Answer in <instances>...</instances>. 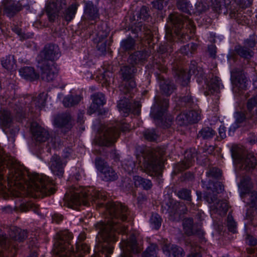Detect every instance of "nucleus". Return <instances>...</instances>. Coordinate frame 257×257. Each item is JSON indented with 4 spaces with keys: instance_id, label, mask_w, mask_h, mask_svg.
<instances>
[{
    "instance_id": "nucleus-24",
    "label": "nucleus",
    "mask_w": 257,
    "mask_h": 257,
    "mask_svg": "<svg viewBox=\"0 0 257 257\" xmlns=\"http://www.w3.org/2000/svg\"><path fill=\"white\" fill-rule=\"evenodd\" d=\"M134 20L138 22V25L136 28L140 31H142L143 28L142 21H149L151 18V12L149 7L143 6L139 11L136 12V14L134 16ZM137 22L134 23L136 25Z\"/></svg>"
},
{
    "instance_id": "nucleus-14",
    "label": "nucleus",
    "mask_w": 257,
    "mask_h": 257,
    "mask_svg": "<svg viewBox=\"0 0 257 257\" xmlns=\"http://www.w3.org/2000/svg\"><path fill=\"white\" fill-rule=\"evenodd\" d=\"M31 131L32 134V139L35 141L36 144H42L46 142L49 146L47 152H50L51 147H55L53 139L46 129L41 126L37 122H32L31 124Z\"/></svg>"
},
{
    "instance_id": "nucleus-35",
    "label": "nucleus",
    "mask_w": 257,
    "mask_h": 257,
    "mask_svg": "<svg viewBox=\"0 0 257 257\" xmlns=\"http://www.w3.org/2000/svg\"><path fill=\"white\" fill-rule=\"evenodd\" d=\"M14 209L16 211L20 210L21 212H27L31 210L37 214H40L38 206L34 204L31 201L26 200H23L19 207L15 206Z\"/></svg>"
},
{
    "instance_id": "nucleus-13",
    "label": "nucleus",
    "mask_w": 257,
    "mask_h": 257,
    "mask_svg": "<svg viewBox=\"0 0 257 257\" xmlns=\"http://www.w3.org/2000/svg\"><path fill=\"white\" fill-rule=\"evenodd\" d=\"M163 211L165 210L170 215V219L174 221H179L183 217V215L187 212V208L181 202L169 199L162 205Z\"/></svg>"
},
{
    "instance_id": "nucleus-20",
    "label": "nucleus",
    "mask_w": 257,
    "mask_h": 257,
    "mask_svg": "<svg viewBox=\"0 0 257 257\" xmlns=\"http://www.w3.org/2000/svg\"><path fill=\"white\" fill-rule=\"evenodd\" d=\"M84 4L83 20L96 21L99 19V11L97 5L89 1H84Z\"/></svg>"
},
{
    "instance_id": "nucleus-26",
    "label": "nucleus",
    "mask_w": 257,
    "mask_h": 257,
    "mask_svg": "<svg viewBox=\"0 0 257 257\" xmlns=\"http://www.w3.org/2000/svg\"><path fill=\"white\" fill-rule=\"evenodd\" d=\"M3 121L5 125L9 126L6 133L8 135L9 141L14 142L15 141V137L18 134L20 130L19 126H10V124L12 121V118L11 114L8 113L4 114L3 116Z\"/></svg>"
},
{
    "instance_id": "nucleus-6",
    "label": "nucleus",
    "mask_w": 257,
    "mask_h": 257,
    "mask_svg": "<svg viewBox=\"0 0 257 257\" xmlns=\"http://www.w3.org/2000/svg\"><path fill=\"white\" fill-rule=\"evenodd\" d=\"M165 154L164 148H157L155 150L146 148L142 152L145 171L151 176L158 173L163 167V157Z\"/></svg>"
},
{
    "instance_id": "nucleus-23",
    "label": "nucleus",
    "mask_w": 257,
    "mask_h": 257,
    "mask_svg": "<svg viewBox=\"0 0 257 257\" xmlns=\"http://www.w3.org/2000/svg\"><path fill=\"white\" fill-rule=\"evenodd\" d=\"M96 241L97 242L95 245V254L91 256V257H110V254L112 253L113 250V244L116 241H112V242H108L109 244L106 246L102 247L101 245L104 242L99 241L96 236Z\"/></svg>"
},
{
    "instance_id": "nucleus-16",
    "label": "nucleus",
    "mask_w": 257,
    "mask_h": 257,
    "mask_svg": "<svg viewBox=\"0 0 257 257\" xmlns=\"http://www.w3.org/2000/svg\"><path fill=\"white\" fill-rule=\"evenodd\" d=\"M38 68L40 70L42 79L45 81H52L57 75L58 70L54 63L45 60H38Z\"/></svg>"
},
{
    "instance_id": "nucleus-33",
    "label": "nucleus",
    "mask_w": 257,
    "mask_h": 257,
    "mask_svg": "<svg viewBox=\"0 0 257 257\" xmlns=\"http://www.w3.org/2000/svg\"><path fill=\"white\" fill-rule=\"evenodd\" d=\"M9 234L12 239L19 241H23L27 237V230L16 226H12L9 229Z\"/></svg>"
},
{
    "instance_id": "nucleus-22",
    "label": "nucleus",
    "mask_w": 257,
    "mask_h": 257,
    "mask_svg": "<svg viewBox=\"0 0 257 257\" xmlns=\"http://www.w3.org/2000/svg\"><path fill=\"white\" fill-rule=\"evenodd\" d=\"M1 7L4 13L10 18L14 17L22 9L19 2L13 0H3Z\"/></svg>"
},
{
    "instance_id": "nucleus-42",
    "label": "nucleus",
    "mask_w": 257,
    "mask_h": 257,
    "mask_svg": "<svg viewBox=\"0 0 257 257\" xmlns=\"http://www.w3.org/2000/svg\"><path fill=\"white\" fill-rule=\"evenodd\" d=\"M216 132L211 127L206 126L203 127L197 135L198 138L209 140L212 139L215 135Z\"/></svg>"
},
{
    "instance_id": "nucleus-48",
    "label": "nucleus",
    "mask_w": 257,
    "mask_h": 257,
    "mask_svg": "<svg viewBox=\"0 0 257 257\" xmlns=\"http://www.w3.org/2000/svg\"><path fill=\"white\" fill-rule=\"evenodd\" d=\"M181 105L189 108L195 109L196 104L193 100V97L190 95V92L187 93V95L181 98Z\"/></svg>"
},
{
    "instance_id": "nucleus-15",
    "label": "nucleus",
    "mask_w": 257,
    "mask_h": 257,
    "mask_svg": "<svg viewBox=\"0 0 257 257\" xmlns=\"http://www.w3.org/2000/svg\"><path fill=\"white\" fill-rule=\"evenodd\" d=\"M134 91L123 93L126 96L123 97V99H120L118 103L117 107L120 111L125 114H128L132 112L134 114L139 115L141 112V104L138 101H135L132 103L129 99L130 97H132V94Z\"/></svg>"
},
{
    "instance_id": "nucleus-5",
    "label": "nucleus",
    "mask_w": 257,
    "mask_h": 257,
    "mask_svg": "<svg viewBox=\"0 0 257 257\" xmlns=\"http://www.w3.org/2000/svg\"><path fill=\"white\" fill-rule=\"evenodd\" d=\"M72 238V234L67 230L56 234L52 249L54 257H83L89 253V247L82 242L76 244V252L72 251L70 240Z\"/></svg>"
},
{
    "instance_id": "nucleus-46",
    "label": "nucleus",
    "mask_w": 257,
    "mask_h": 257,
    "mask_svg": "<svg viewBox=\"0 0 257 257\" xmlns=\"http://www.w3.org/2000/svg\"><path fill=\"white\" fill-rule=\"evenodd\" d=\"M143 135L144 139L149 142H156L159 137L158 132L154 128L145 130Z\"/></svg>"
},
{
    "instance_id": "nucleus-10",
    "label": "nucleus",
    "mask_w": 257,
    "mask_h": 257,
    "mask_svg": "<svg viewBox=\"0 0 257 257\" xmlns=\"http://www.w3.org/2000/svg\"><path fill=\"white\" fill-rule=\"evenodd\" d=\"M155 104L151 107L150 115L155 119L160 120L161 125L163 127L171 126L173 117L167 113L169 106V100L166 98H155Z\"/></svg>"
},
{
    "instance_id": "nucleus-32",
    "label": "nucleus",
    "mask_w": 257,
    "mask_h": 257,
    "mask_svg": "<svg viewBox=\"0 0 257 257\" xmlns=\"http://www.w3.org/2000/svg\"><path fill=\"white\" fill-rule=\"evenodd\" d=\"M183 225L185 232L188 235L193 234L200 235L203 234V232L200 228H195V226L193 224V220L191 218H185L183 220Z\"/></svg>"
},
{
    "instance_id": "nucleus-39",
    "label": "nucleus",
    "mask_w": 257,
    "mask_h": 257,
    "mask_svg": "<svg viewBox=\"0 0 257 257\" xmlns=\"http://www.w3.org/2000/svg\"><path fill=\"white\" fill-rule=\"evenodd\" d=\"M134 180L136 186L142 187L145 190H150L153 186V184L150 180L141 176H136L134 177Z\"/></svg>"
},
{
    "instance_id": "nucleus-19",
    "label": "nucleus",
    "mask_w": 257,
    "mask_h": 257,
    "mask_svg": "<svg viewBox=\"0 0 257 257\" xmlns=\"http://www.w3.org/2000/svg\"><path fill=\"white\" fill-rule=\"evenodd\" d=\"M200 119L201 116L198 111L191 110L178 115L176 118V121L178 125L183 126L196 123Z\"/></svg>"
},
{
    "instance_id": "nucleus-31",
    "label": "nucleus",
    "mask_w": 257,
    "mask_h": 257,
    "mask_svg": "<svg viewBox=\"0 0 257 257\" xmlns=\"http://www.w3.org/2000/svg\"><path fill=\"white\" fill-rule=\"evenodd\" d=\"M148 55V53L146 51H136L130 55L127 62L130 64L134 66L140 64H142L146 61Z\"/></svg>"
},
{
    "instance_id": "nucleus-58",
    "label": "nucleus",
    "mask_w": 257,
    "mask_h": 257,
    "mask_svg": "<svg viewBox=\"0 0 257 257\" xmlns=\"http://www.w3.org/2000/svg\"><path fill=\"white\" fill-rule=\"evenodd\" d=\"M229 2V4H228L227 8L226 7V9L229 10V16L230 18H236L238 17L239 13H238V10H237L236 6L232 5V1H228Z\"/></svg>"
},
{
    "instance_id": "nucleus-56",
    "label": "nucleus",
    "mask_w": 257,
    "mask_h": 257,
    "mask_svg": "<svg viewBox=\"0 0 257 257\" xmlns=\"http://www.w3.org/2000/svg\"><path fill=\"white\" fill-rule=\"evenodd\" d=\"M213 209L221 215H225V203L223 200L217 201L213 205Z\"/></svg>"
},
{
    "instance_id": "nucleus-29",
    "label": "nucleus",
    "mask_w": 257,
    "mask_h": 257,
    "mask_svg": "<svg viewBox=\"0 0 257 257\" xmlns=\"http://www.w3.org/2000/svg\"><path fill=\"white\" fill-rule=\"evenodd\" d=\"M54 122L57 127L64 128V133L70 130L72 125L71 115L67 113L58 115L55 118Z\"/></svg>"
},
{
    "instance_id": "nucleus-11",
    "label": "nucleus",
    "mask_w": 257,
    "mask_h": 257,
    "mask_svg": "<svg viewBox=\"0 0 257 257\" xmlns=\"http://www.w3.org/2000/svg\"><path fill=\"white\" fill-rule=\"evenodd\" d=\"M137 72V68L134 65H125L121 67L119 74L124 81L120 86L121 92L126 93L136 91L137 85L134 77Z\"/></svg>"
},
{
    "instance_id": "nucleus-53",
    "label": "nucleus",
    "mask_w": 257,
    "mask_h": 257,
    "mask_svg": "<svg viewBox=\"0 0 257 257\" xmlns=\"http://www.w3.org/2000/svg\"><path fill=\"white\" fill-rule=\"evenodd\" d=\"M227 226L228 231L233 233L236 232L237 224L231 214V211L229 212L227 218Z\"/></svg>"
},
{
    "instance_id": "nucleus-45",
    "label": "nucleus",
    "mask_w": 257,
    "mask_h": 257,
    "mask_svg": "<svg viewBox=\"0 0 257 257\" xmlns=\"http://www.w3.org/2000/svg\"><path fill=\"white\" fill-rule=\"evenodd\" d=\"M16 60L14 55H10L2 58L1 63L3 67L8 70H12L15 68Z\"/></svg>"
},
{
    "instance_id": "nucleus-25",
    "label": "nucleus",
    "mask_w": 257,
    "mask_h": 257,
    "mask_svg": "<svg viewBox=\"0 0 257 257\" xmlns=\"http://www.w3.org/2000/svg\"><path fill=\"white\" fill-rule=\"evenodd\" d=\"M196 155L195 149L187 151L185 153L184 160L176 165V170L178 172H182L188 169L192 165L193 162L194 161V159Z\"/></svg>"
},
{
    "instance_id": "nucleus-21",
    "label": "nucleus",
    "mask_w": 257,
    "mask_h": 257,
    "mask_svg": "<svg viewBox=\"0 0 257 257\" xmlns=\"http://www.w3.org/2000/svg\"><path fill=\"white\" fill-rule=\"evenodd\" d=\"M49 165L52 173L55 176L59 178L63 176L66 163L62 161L60 156L56 154L53 155Z\"/></svg>"
},
{
    "instance_id": "nucleus-17",
    "label": "nucleus",
    "mask_w": 257,
    "mask_h": 257,
    "mask_svg": "<svg viewBox=\"0 0 257 257\" xmlns=\"http://www.w3.org/2000/svg\"><path fill=\"white\" fill-rule=\"evenodd\" d=\"M61 56L59 48L57 45L49 44L46 45L38 57V60H45L50 62L57 60Z\"/></svg>"
},
{
    "instance_id": "nucleus-64",
    "label": "nucleus",
    "mask_w": 257,
    "mask_h": 257,
    "mask_svg": "<svg viewBox=\"0 0 257 257\" xmlns=\"http://www.w3.org/2000/svg\"><path fill=\"white\" fill-rule=\"evenodd\" d=\"M235 117L236 118V121L238 123H241L246 122L247 119L244 113L242 112H237L236 113Z\"/></svg>"
},
{
    "instance_id": "nucleus-3",
    "label": "nucleus",
    "mask_w": 257,
    "mask_h": 257,
    "mask_svg": "<svg viewBox=\"0 0 257 257\" xmlns=\"http://www.w3.org/2000/svg\"><path fill=\"white\" fill-rule=\"evenodd\" d=\"M8 171V183L14 187L13 195L16 197L30 195L43 198L56 191L54 183L46 175L31 173L21 166H14Z\"/></svg>"
},
{
    "instance_id": "nucleus-59",
    "label": "nucleus",
    "mask_w": 257,
    "mask_h": 257,
    "mask_svg": "<svg viewBox=\"0 0 257 257\" xmlns=\"http://www.w3.org/2000/svg\"><path fill=\"white\" fill-rule=\"evenodd\" d=\"M210 1L213 10L219 13L221 10V6L224 5L225 0H210Z\"/></svg>"
},
{
    "instance_id": "nucleus-63",
    "label": "nucleus",
    "mask_w": 257,
    "mask_h": 257,
    "mask_svg": "<svg viewBox=\"0 0 257 257\" xmlns=\"http://www.w3.org/2000/svg\"><path fill=\"white\" fill-rule=\"evenodd\" d=\"M256 43V38L253 36L250 37L249 39H247L245 41L244 46L250 49V48H252L255 46Z\"/></svg>"
},
{
    "instance_id": "nucleus-50",
    "label": "nucleus",
    "mask_w": 257,
    "mask_h": 257,
    "mask_svg": "<svg viewBox=\"0 0 257 257\" xmlns=\"http://www.w3.org/2000/svg\"><path fill=\"white\" fill-rule=\"evenodd\" d=\"M206 176L215 179H220L222 176V171L217 167L209 168L206 173Z\"/></svg>"
},
{
    "instance_id": "nucleus-38",
    "label": "nucleus",
    "mask_w": 257,
    "mask_h": 257,
    "mask_svg": "<svg viewBox=\"0 0 257 257\" xmlns=\"http://www.w3.org/2000/svg\"><path fill=\"white\" fill-rule=\"evenodd\" d=\"M19 73L22 77L26 79L34 80L39 77L38 74L35 72L33 67L26 66L19 70Z\"/></svg>"
},
{
    "instance_id": "nucleus-40",
    "label": "nucleus",
    "mask_w": 257,
    "mask_h": 257,
    "mask_svg": "<svg viewBox=\"0 0 257 257\" xmlns=\"http://www.w3.org/2000/svg\"><path fill=\"white\" fill-rule=\"evenodd\" d=\"M136 41L131 36L122 40L119 50L121 52H128L135 49Z\"/></svg>"
},
{
    "instance_id": "nucleus-49",
    "label": "nucleus",
    "mask_w": 257,
    "mask_h": 257,
    "mask_svg": "<svg viewBox=\"0 0 257 257\" xmlns=\"http://www.w3.org/2000/svg\"><path fill=\"white\" fill-rule=\"evenodd\" d=\"M247 197L248 202L247 205L250 208H255L257 209V192L255 191L248 192L243 194V198Z\"/></svg>"
},
{
    "instance_id": "nucleus-44",
    "label": "nucleus",
    "mask_w": 257,
    "mask_h": 257,
    "mask_svg": "<svg viewBox=\"0 0 257 257\" xmlns=\"http://www.w3.org/2000/svg\"><path fill=\"white\" fill-rule=\"evenodd\" d=\"M235 50L239 56L245 59H249L252 56V51L246 46H236Z\"/></svg>"
},
{
    "instance_id": "nucleus-1",
    "label": "nucleus",
    "mask_w": 257,
    "mask_h": 257,
    "mask_svg": "<svg viewBox=\"0 0 257 257\" xmlns=\"http://www.w3.org/2000/svg\"><path fill=\"white\" fill-rule=\"evenodd\" d=\"M106 198L104 192H99L93 187H81L71 194L68 205L72 208L81 204L89 206L90 202H94L99 207H104L107 220L97 222L95 225L99 241L104 242L101 245L102 247L108 245L110 241H116L117 234L121 233L122 237L120 243L123 250L121 256L133 257L131 253H138L142 248L134 233L128 236L127 234V226L125 224L130 218V210L126 206L119 202H110L104 204Z\"/></svg>"
},
{
    "instance_id": "nucleus-28",
    "label": "nucleus",
    "mask_w": 257,
    "mask_h": 257,
    "mask_svg": "<svg viewBox=\"0 0 257 257\" xmlns=\"http://www.w3.org/2000/svg\"><path fill=\"white\" fill-rule=\"evenodd\" d=\"M92 103L89 106L87 113L91 114L99 111L100 107L105 103L104 95L102 93H97L92 95Z\"/></svg>"
},
{
    "instance_id": "nucleus-2",
    "label": "nucleus",
    "mask_w": 257,
    "mask_h": 257,
    "mask_svg": "<svg viewBox=\"0 0 257 257\" xmlns=\"http://www.w3.org/2000/svg\"><path fill=\"white\" fill-rule=\"evenodd\" d=\"M168 27L166 29V36L168 42L159 46L158 52L152 57V66L154 69L158 70L160 72H166V61L163 54L170 53L177 49L179 43L189 41L194 33L195 26L192 21L187 16L173 13L168 18Z\"/></svg>"
},
{
    "instance_id": "nucleus-36",
    "label": "nucleus",
    "mask_w": 257,
    "mask_h": 257,
    "mask_svg": "<svg viewBox=\"0 0 257 257\" xmlns=\"http://www.w3.org/2000/svg\"><path fill=\"white\" fill-rule=\"evenodd\" d=\"M238 187L241 191L240 196L243 199V194L249 192L252 187L250 177L248 175L243 176L238 184Z\"/></svg>"
},
{
    "instance_id": "nucleus-9",
    "label": "nucleus",
    "mask_w": 257,
    "mask_h": 257,
    "mask_svg": "<svg viewBox=\"0 0 257 257\" xmlns=\"http://www.w3.org/2000/svg\"><path fill=\"white\" fill-rule=\"evenodd\" d=\"M128 123L116 122L115 124L108 126L104 128L102 134L96 139V143L100 146L110 147L112 146L119 137L120 132L128 130Z\"/></svg>"
},
{
    "instance_id": "nucleus-60",
    "label": "nucleus",
    "mask_w": 257,
    "mask_h": 257,
    "mask_svg": "<svg viewBox=\"0 0 257 257\" xmlns=\"http://www.w3.org/2000/svg\"><path fill=\"white\" fill-rule=\"evenodd\" d=\"M196 12L199 14L206 12L209 8V6L206 3L197 2L195 5Z\"/></svg>"
},
{
    "instance_id": "nucleus-51",
    "label": "nucleus",
    "mask_w": 257,
    "mask_h": 257,
    "mask_svg": "<svg viewBox=\"0 0 257 257\" xmlns=\"http://www.w3.org/2000/svg\"><path fill=\"white\" fill-rule=\"evenodd\" d=\"M10 244L11 240L6 235L0 236V257L5 256L4 250H6Z\"/></svg>"
},
{
    "instance_id": "nucleus-37",
    "label": "nucleus",
    "mask_w": 257,
    "mask_h": 257,
    "mask_svg": "<svg viewBox=\"0 0 257 257\" xmlns=\"http://www.w3.org/2000/svg\"><path fill=\"white\" fill-rule=\"evenodd\" d=\"M176 7L180 11L188 15L194 13L193 6L188 0H177Z\"/></svg>"
},
{
    "instance_id": "nucleus-55",
    "label": "nucleus",
    "mask_w": 257,
    "mask_h": 257,
    "mask_svg": "<svg viewBox=\"0 0 257 257\" xmlns=\"http://www.w3.org/2000/svg\"><path fill=\"white\" fill-rule=\"evenodd\" d=\"M157 246L155 244H151L143 253L142 257H156V249Z\"/></svg>"
},
{
    "instance_id": "nucleus-27",
    "label": "nucleus",
    "mask_w": 257,
    "mask_h": 257,
    "mask_svg": "<svg viewBox=\"0 0 257 257\" xmlns=\"http://www.w3.org/2000/svg\"><path fill=\"white\" fill-rule=\"evenodd\" d=\"M157 75V79L159 80L160 88L161 92L167 96L172 94L175 89V86L173 81L166 79L164 76L156 73Z\"/></svg>"
},
{
    "instance_id": "nucleus-52",
    "label": "nucleus",
    "mask_w": 257,
    "mask_h": 257,
    "mask_svg": "<svg viewBox=\"0 0 257 257\" xmlns=\"http://www.w3.org/2000/svg\"><path fill=\"white\" fill-rule=\"evenodd\" d=\"M149 221L152 227L158 230L161 225L162 219L158 214L152 213Z\"/></svg>"
},
{
    "instance_id": "nucleus-30",
    "label": "nucleus",
    "mask_w": 257,
    "mask_h": 257,
    "mask_svg": "<svg viewBox=\"0 0 257 257\" xmlns=\"http://www.w3.org/2000/svg\"><path fill=\"white\" fill-rule=\"evenodd\" d=\"M162 250L168 257H183L185 255L183 248L174 244H164L162 246Z\"/></svg>"
},
{
    "instance_id": "nucleus-43",
    "label": "nucleus",
    "mask_w": 257,
    "mask_h": 257,
    "mask_svg": "<svg viewBox=\"0 0 257 257\" xmlns=\"http://www.w3.org/2000/svg\"><path fill=\"white\" fill-rule=\"evenodd\" d=\"M197 44L191 43L180 48L179 51L181 54L189 57L195 53L197 50Z\"/></svg>"
},
{
    "instance_id": "nucleus-8",
    "label": "nucleus",
    "mask_w": 257,
    "mask_h": 257,
    "mask_svg": "<svg viewBox=\"0 0 257 257\" xmlns=\"http://www.w3.org/2000/svg\"><path fill=\"white\" fill-rule=\"evenodd\" d=\"M231 151L232 158L241 171L250 173L255 169L256 160L252 153L238 146H233Z\"/></svg>"
},
{
    "instance_id": "nucleus-12",
    "label": "nucleus",
    "mask_w": 257,
    "mask_h": 257,
    "mask_svg": "<svg viewBox=\"0 0 257 257\" xmlns=\"http://www.w3.org/2000/svg\"><path fill=\"white\" fill-rule=\"evenodd\" d=\"M66 0H47L45 7L46 13L51 23H61L60 12L67 8Z\"/></svg>"
},
{
    "instance_id": "nucleus-61",
    "label": "nucleus",
    "mask_w": 257,
    "mask_h": 257,
    "mask_svg": "<svg viewBox=\"0 0 257 257\" xmlns=\"http://www.w3.org/2000/svg\"><path fill=\"white\" fill-rule=\"evenodd\" d=\"M208 187L212 189L213 192L218 194L222 192L224 190V185L220 182H216L212 184V188L211 185Z\"/></svg>"
},
{
    "instance_id": "nucleus-4",
    "label": "nucleus",
    "mask_w": 257,
    "mask_h": 257,
    "mask_svg": "<svg viewBox=\"0 0 257 257\" xmlns=\"http://www.w3.org/2000/svg\"><path fill=\"white\" fill-rule=\"evenodd\" d=\"M175 61L176 60L174 59L173 61L171 62L172 69L178 77L189 81L190 76L194 75L198 83H201L204 81L206 85V90L204 92L206 96L218 92L220 87V83L218 77H214L212 74L206 75L201 67L196 66L195 61H191L189 71L187 73L179 66V62Z\"/></svg>"
},
{
    "instance_id": "nucleus-54",
    "label": "nucleus",
    "mask_w": 257,
    "mask_h": 257,
    "mask_svg": "<svg viewBox=\"0 0 257 257\" xmlns=\"http://www.w3.org/2000/svg\"><path fill=\"white\" fill-rule=\"evenodd\" d=\"M178 197L190 203L191 202V191L186 188H183L178 192Z\"/></svg>"
},
{
    "instance_id": "nucleus-41",
    "label": "nucleus",
    "mask_w": 257,
    "mask_h": 257,
    "mask_svg": "<svg viewBox=\"0 0 257 257\" xmlns=\"http://www.w3.org/2000/svg\"><path fill=\"white\" fill-rule=\"evenodd\" d=\"M101 173L103 180L106 182L114 181L118 177L115 171L110 167L105 168Z\"/></svg>"
},
{
    "instance_id": "nucleus-7",
    "label": "nucleus",
    "mask_w": 257,
    "mask_h": 257,
    "mask_svg": "<svg viewBox=\"0 0 257 257\" xmlns=\"http://www.w3.org/2000/svg\"><path fill=\"white\" fill-rule=\"evenodd\" d=\"M47 94L41 93L35 98L31 96H28L25 98H21V105H16L14 109L16 112V117L18 121H21L25 117V112L27 110L32 112H39L45 106Z\"/></svg>"
},
{
    "instance_id": "nucleus-34",
    "label": "nucleus",
    "mask_w": 257,
    "mask_h": 257,
    "mask_svg": "<svg viewBox=\"0 0 257 257\" xmlns=\"http://www.w3.org/2000/svg\"><path fill=\"white\" fill-rule=\"evenodd\" d=\"M62 13L60 12L61 21H64L67 23L70 22L74 17L77 9V6L72 4Z\"/></svg>"
},
{
    "instance_id": "nucleus-47",
    "label": "nucleus",
    "mask_w": 257,
    "mask_h": 257,
    "mask_svg": "<svg viewBox=\"0 0 257 257\" xmlns=\"http://www.w3.org/2000/svg\"><path fill=\"white\" fill-rule=\"evenodd\" d=\"M80 101V97L78 95L69 94L65 96L63 103L65 107H72L77 104Z\"/></svg>"
},
{
    "instance_id": "nucleus-18",
    "label": "nucleus",
    "mask_w": 257,
    "mask_h": 257,
    "mask_svg": "<svg viewBox=\"0 0 257 257\" xmlns=\"http://www.w3.org/2000/svg\"><path fill=\"white\" fill-rule=\"evenodd\" d=\"M231 81L240 90L246 89L248 84V80L240 68H235L231 71Z\"/></svg>"
},
{
    "instance_id": "nucleus-57",
    "label": "nucleus",
    "mask_w": 257,
    "mask_h": 257,
    "mask_svg": "<svg viewBox=\"0 0 257 257\" xmlns=\"http://www.w3.org/2000/svg\"><path fill=\"white\" fill-rule=\"evenodd\" d=\"M95 165L96 169L100 172H102L105 168L109 167L106 162L100 157H97L95 158Z\"/></svg>"
},
{
    "instance_id": "nucleus-62",
    "label": "nucleus",
    "mask_w": 257,
    "mask_h": 257,
    "mask_svg": "<svg viewBox=\"0 0 257 257\" xmlns=\"http://www.w3.org/2000/svg\"><path fill=\"white\" fill-rule=\"evenodd\" d=\"M257 107V94L249 99L247 103V107L249 111H251Z\"/></svg>"
}]
</instances>
